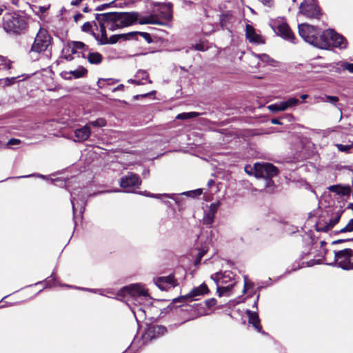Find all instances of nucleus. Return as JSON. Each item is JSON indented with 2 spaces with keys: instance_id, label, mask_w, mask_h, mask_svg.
Returning a JSON list of instances; mask_svg holds the SVG:
<instances>
[{
  "instance_id": "nucleus-1",
  "label": "nucleus",
  "mask_w": 353,
  "mask_h": 353,
  "mask_svg": "<svg viewBox=\"0 0 353 353\" xmlns=\"http://www.w3.org/2000/svg\"><path fill=\"white\" fill-rule=\"evenodd\" d=\"M139 19V12H109L95 14L94 25L96 27L99 26L101 35H99L97 41L99 45L114 44L119 39L130 40V37L134 36V33H125L114 34L110 38L108 37L106 28L111 31L117 29L128 27L135 23Z\"/></svg>"
},
{
  "instance_id": "nucleus-2",
  "label": "nucleus",
  "mask_w": 353,
  "mask_h": 353,
  "mask_svg": "<svg viewBox=\"0 0 353 353\" xmlns=\"http://www.w3.org/2000/svg\"><path fill=\"white\" fill-rule=\"evenodd\" d=\"M28 21L29 19L24 13L6 12L2 17L1 27L6 33L19 36L28 31Z\"/></svg>"
},
{
  "instance_id": "nucleus-3",
  "label": "nucleus",
  "mask_w": 353,
  "mask_h": 353,
  "mask_svg": "<svg viewBox=\"0 0 353 353\" xmlns=\"http://www.w3.org/2000/svg\"><path fill=\"white\" fill-rule=\"evenodd\" d=\"M52 41L53 39L48 31L41 27L34 37L28 54L32 59H33V55L36 54L37 56L34 60H38L39 56L43 54L51 47Z\"/></svg>"
},
{
  "instance_id": "nucleus-4",
  "label": "nucleus",
  "mask_w": 353,
  "mask_h": 353,
  "mask_svg": "<svg viewBox=\"0 0 353 353\" xmlns=\"http://www.w3.org/2000/svg\"><path fill=\"white\" fill-rule=\"evenodd\" d=\"M299 13L311 19H320L323 14L317 0H303L299 6Z\"/></svg>"
},
{
  "instance_id": "nucleus-5",
  "label": "nucleus",
  "mask_w": 353,
  "mask_h": 353,
  "mask_svg": "<svg viewBox=\"0 0 353 353\" xmlns=\"http://www.w3.org/2000/svg\"><path fill=\"white\" fill-rule=\"evenodd\" d=\"M254 176L256 178H264L268 180V185L274 183L272 178L279 174V169L270 163H256L254 165Z\"/></svg>"
},
{
  "instance_id": "nucleus-6",
  "label": "nucleus",
  "mask_w": 353,
  "mask_h": 353,
  "mask_svg": "<svg viewBox=\"0 0 353 353\" xmlns=\"http://www.w3.org/2000/svg\"><path fill=\"white\" fill-rule=\"evenodd\" d=\"M332 264H336L339 268L345 270H353V250L345 248L334 251Z\"/></svg>"
},
{
  "instance_id": "nucleus-7",
  "label": "nucleus",
  "mask_w": 353,
  "mask_h": 353,
  "mask_svg": "<svg viewBox=\"0 0 353 353\" xmlns=\"http://www.w3.org/2000/svg\"><path fill=\"white\" fill-rule=\"evenodd\" d=\"M141 183V179L137 174L128 172V175L121 178L119 185L121 188L125 190V192H130L134 188H139Z\"/></svg>"
},
{
  "instance_id": "nucleus-8",
  "label": "nucleus",
  "mask_w": 353,
  "mask_h": 353,
  "mask_svg": "<svg viewBox=\"0 0 353 353\" xmlns=\"http://www.w3.org/2000/svg\"><path fill=\"white\" fill-rule=\"evenodd\" d=\"M208 285L203 283L198 287L194 288L188 294L184 296H180L173 300V303L182 302L188 300H196L195 297L203 296L210 293Z\"/></svg>"
},
{
  "instance_id": "nucleus-9",
  "label": "nucleus",
  "mask_w": 353,
  "mask_h": 353,
  "mask_svg": "<svg viewBox=\"0 0 353 353\" xmlns=\"http://www.w3.org/2000/svg\"><path fill=\"white\" fill-rule=\"evenodd\" d=\"M119 296H130L133 298L139 296H149L147 290H145L139 284H132L128 286L122 288L118 294Z\"/></svg>"
},
{
  "instance_id": "nucleus-10",
  "label": "nucleus",
  "mask_w": 353,
  "mask_h": 353,
  "mask_svg": "<svg viewBox=\"0 0 353 353\" xmlns=\"http://www.w3.org/2000/svg\"><path fill=\"white\" fill-rule=\"evenodd\" d=\"M319 29L308 23H302L299 25V34L306 42L312 44Z\"/></svg>"
},
{
  "instance_id": "nucleus-11",
  "label": "nucleus",
  "mask_w": 353,
  "mask_h": 353,
  "mask_svg": "<svg viewBox=\"0 0 353 353\" xmlns=\"http://www.w3.org/2000/svg\"><path fill=\"white\" fill-rule=\"evenodd\" d=\"M330 37V29L323 31H321V30L319 29L317 35H316V38L312 45L321 49H329V39Z\"/></svg>"
},
{
  "instance_id": "nucleus-12",
  "label": "nucleus",
  "mask_w": 353,
  "mask_h": 353,
  "mask_svg": "<svg viewBox=\"0 0 353 353\" xmlns=\"http://www.w3.org/2000/svg\"><path fill=\"white\" fill-rule=\"evenodd\" d=\"M155 283L161 290H168L170 288H175L179 285V283L173 273L166 276L158 277L156 279Z\"/></svg>"
},
{
  "instance_id": "nucleus-13",
  "label": "nucleus",
  "mask_w": 353,
  "mask_h": 353,
  "mask_svg": "<svg viewBox=\"0 0 353 353\" xmlns=\"http://www.w3.org/2000/svg\"><path fill=\"white\" fill-rule=\"evenodd\" d=\"M277 34L282 37L283 39L289 41L293 43H295L296 37L290 28V26L283 22L277 26Z\"/></svg>"
},
{
  "instance_id": "nucleus-14",
  "label": "nucleus",
  "mask_w": 353,
  "mask_h": 353,
  "mask_svg": "<svg viewBox=\"0 0 353 353\" xmlns=\"http://www.w3.org/2000/svg\"><path fill=\"white\" fill-rule=\"evenodd\" d=\"M330 35L331 37L329 39L330 48H345L347 47V39L343 35L337 33L332 29H330Z\"/></svg>"
},
{
  "instance_id": "nucleus-15",
  "label": "nucleus",
  "mask_w": 353,
  "mask_h": 353,
  "mask_svg": "<svg viewBox=\"0 0 353 353\" xmlns=\"http://www.w3.org/2000/svg\"><path fill=\"white\" fill-rule=\"evenodd\" d=\"M167 332L168 329L165 326L161 325H154L148 328L144 334V337L146 339H150L152 340L157 336H163Z\"/></svg>"
},
{
  "instance_id": "nucleus-16",
  "label": "nucleus",
  "mask_w": 353,
  "mask_h": 353,
  "mask_svg": "<svg viewBox=\"0 0 353 353\" xmlns=\"http://www.w3.org/2000/svg\"><path fill=\"white\" fill-rule=\"evenodd\" d=\"M245 37L250 43L264 44L265 42L263 37L257 34L254 28L250 24L245 26Z\"/></svg>"
},
{
  "instance_id": "nucleus-17",
  "label": "nucleus",
  "mask_w": 353,
  "mask_h": 353,
  "mask_svg": "<svg viewBox=\"0 0 353 353\" xmlns=\"http://www.w3.org/2000/svg\"><path fill=\"white\" fill-rule=\"evenodd\" d=\"M246 314L248 317V323L251 324L258 332H264L263 331V327L261 324V320L258 314L255 312L248 310Z\"/></svg>"
},
{
  "instance_id": "nucleus-18",
  "label": "nucleus",
  "mask_w": 353,
  "mask_h": 353,
  "mask_svg": "<svg viewBox=\"0 0 353 353\" xmlns=\"http://www.w3.org/2000/svg\"><path fill=\"white\" fill-rule=\"evenodd\" d=\"M138 22L141 25L144 24H157L160 26L165 25V23L161 21L158 16L156 14H150L146 17H140V14L139 13V19L135 21Z\"/></svg>"
},
{
  "instance_id": "nucleus-19",
  "label": "nucleus",
  "mask_w": 353,
  "mask_h": 353,
  "mask_svg": "<svg viewBox=\"0 0 353 353\" xmlns=\"http://www.w3.org/2000/svg\"><path fill=\"white\" fill-rule=\"evenodd\" d=\"M159 16L161 19L167 21H170L172 19V5L171 3H168L160 7L159 10Z\"/></svg>"
},
{
  "instance_id": "nucleus-20",
  "label": "nucleus",
  "mask_w": 353,
  "mask_h": 353,
  "mask_svg": "<svg viewBox=\"0 0 353 353\" xmlns=\"http://www.w3.org/2000/svg\"><path fill=\"white\" fill-rule=\"evenodd\" d=\"M74 134L79 141L88 140L91 134L90 128L86 125L81 128H78L75 130Z\"/></svg>"
},
{
  "instance_id": "nucleus-21",
  "label": "nucleus",
  "mask_w": 353,
  "mask_h": 353,
  "mask_svg": "<svg viewBox=\"0 0 353 353\" xmlns=\"http://www.w3.org/2000/svg\"><path fill=\"white\" fill-rule=\"evenodd\" d=\"M234 16L232 12L230 10H228L219 16V23L222 29H224L227 27L228 24L231 22Z\"/></svg>"
},
{
  "instance_id": "nucleus-22",
  "label": "nucleus",
  "mask_w": 353,
  "mask_h": 353,
  "mask_svg": "<svg viewBox=\"0 0 353 353\" xmlns=\"http://www.w3.org/2000/svg\"><path fill=\"white\" fill-rule=\"evenodd\" d=\"M94 21L97 22V21L96 20V21H93L92 22L87 21V22L84 23L82 25V26L81 28V30L83 32L90 33L97 41V39H98V38L99 37V34H96L92 30V26H94Z\"/></svg>"
},
{
  "instance_id": "nucleus-23",
  "label": "nucleus",
  "mask_w": 353,
  "mask_h": 353,
  "mask_svg": "<svg viewBox=\"0 0 353 353\" xmlns=\"http://www.w3.org/2000/svg\"><path fill=\"white\" fill-rule=\"evenodd\" d=\"M87 59L91 64H99L103 61V56L98 52H89L87 57Z\"/></svg>"
},
{
  "instance_id": "nucleus-24",
  "label": "nucleus",
  "mask_w": 353,
  "mask_h": 353,
  "mask_svg": "<svg viewBox=\"0 0 353 353\" xmlns=\"http://www.w3.org/2000/svg\"><path fill=\"white\" fill-rule=\"evenodd\" d=\"M12 63L7 57L0 55V71L8 70L12 68Z\"/></svg>"
},
{
  "instance_id": "nucleus-25",
  "label": "nucleus",
  "mask_w": 353,
  "mask_h": 353,
  "mask_svg": "<svg viewBox=\"0 0 353 353\" xmlns=\"http://www.w3.org/2000/svg\"><path fill=\"white\" fill-rule=\"evenodd\" d=\"M234 285H235V282H234L232 284H229L227 286H219V285L216 288V292L218 294V296L221 297V296H223L225 294L231 292L232 290L233 289Z\"/></svg>"
},
{
  "instance_id": "nucleus-26",
  "label": "nucleus",
  "mask_w": 353,
  "mask_h": 353,
  "mask_svg": "<svg viewBox=\"0 0 353 353\" xmlns=\"http://www.w3.org/2000/svg\"><path fill=\"white\" fill-rule=\"evenodd\" d=\"M199 115H201V113L196 112H183L178 114L176 117V119L180 120H186L197 117Z\"/></svg>"
},
{
  "instance_id": "nucleus-27",
  "label": "nucleus",
  "mask_w": 353,
  "mask_h": 353,
  "mask_svg": "<svg viewBox=\"0 0 353 353\" xmlns=\"http://www.w3.org/2000/svg\"><path fill=\"white\" fill-rule=\"evenodd\" d=\"M130 33H134V36L130 37V39L137 40V36L142 37L148 43L153 42L151 35L148 32H130Z\"/></svg>"
},
{
  "instance_id": "nucleus-28",
  "label": "nucleus",
  "mask_w": 353,
  "mask_h": 353,
  "mask_svg": "<svg viewBox=\"0 0 353 353\" xmlns=\"http://www.w3.org/2000/svg\"><path fill=\"white\" fill-rule=\"evenodd\" d=\"M343 212V210H338L336 212L334 217L329 221L328 223L332 228H333L339 222Z\"/></svg>"
},
{
  "instance_id": "nucleus-29",
  "label": "nucleus",
  "mask_w": 353,
  "mask_h": 353,
  "mask_svg": "<svg viewBox=\"0 0 353 353\" xmlns=\"http://www.w3.org/2000/svg\"><path fill=\"white\" fill-rule=\"evenodd\" d=\"M74 78L78 79L84 77L88 73V70L83 66L79 67L78 69L71 71L70 72Z\"/></svg>"
},
{
  "instance_id": "nucleus-30",
  "label": "nucleus",
  "mask_w": 353,
  "mask_h": 353,
  "mask_svg": "<svg viewBox=\"0 0 353 353\" xmlns=\"http://www.w3.org/2000/svg\"><path fill=\"white\" fill-rule=\"evenodd\" d=\"M115 83L113 79H99L97 81V85L99 88H104L106 85H112Z\"/></svg>"
},
{
  "instance_id": "nucleus-31",
  "label": "nucleus",
  "mask_w": 353,
  "mask_h": 353,
  "mask_svg": "<svg viewBox=\"0 0 353 353\" xmlns=\"http://www.w3.org/2000/svg\"><path fill=\"white\" fill-rule=\"evenodd\" d=\"M70 46H74L77 50H81L85 51L89 50L88 46L81 41H72L70 43Z\"/></svg>"
},
{
  "instance_id": "nucleus-32",
  "label": "nucleus",
  "mask_w": 353,
  "mask_h": 353,
  "mask_svg": "<svg viewBox=\"0 0 353 353\" xmlns=\"http://www.w3.org/2000/svg\"><path fill=\"white\" fill-rule=\"evenodd\" d=\"M137 78H139V79L143 81L145 80L148 83H152V81L149 79V74L145 70H139L137 71L136 74Z\"/></svg>"
},
{
  "instance_id": "nucleus-33",
  "label": "nucleus",
  "mask_w": 353,
  "mask_h": 353,
  "mask_svg": "<svg viewBox=\"0 0 353 353\" xmlns=\"http://www.w3.org/2000/svg\"><path fill=\"white\" fill-rule=\"evenodd\" d=\"M332 228L330 226L329 223H321L320 222L317 223L316 225V230L317 232H327L330 230Z\"/></svg>"
},
{
  "instance_id": "nucleus-34",
  "label": "nucleus",
  "mask_w": 353,
  "mask_h": 353,
  "mask_svg": "<svg viewBox=\"0 0 353 353\" xmlns=\"http://www.w3.org/2000/svg\"><path fill=\"white\" fill-rule=\"evenodd\" d=\"M353 231V219H350L348 223L342 229L339 231H336V233H345Z\"/></svg>"
},
{
  "instance_id": "nucleus-35",
  "label": "nucleus",
  "mask_w": 353,
  "mask_h": 353,
  "mask_svg": "<svg viewBox=\"0 0 353 353\" xmlns=\"http://www.w3.org/2000/svg\"><path fill=\"white\" fill-rule=\"evenodd\" d=\"M215 215L209 212L206 213L203 216V223L205 225H211L214 222Z\"/></svg>"
},
{
  "instance_id": "nucleus-36",
  "label": "nucleus",
  "mask_w": 353,
  "mask_h": 353,
  "mask_svg": "<svg viewBox=\"0 0 353 353\" xmlns=\"http://www.w3.org/2000/svg\"><path fill=\"white\" fill-rule=\"evenodd\" d=\"M223 274L224 273L219 272L211 275V279L216 283L217 286L219 285Z\"/></svg>"
},
{
  "instance_id": "nucleus-37",
  "label": "nucleus",
  "mask_w": 353,
  "mask_h": 353,
  "mask_svg": "<svg viewBox=\"0 0 353 353\" xmlns=\"http://www.w3.org/2000/svg\"><path fill=\"white\" fill-rule=\"evenodd\" d=\"M340 65L343 70H347L350 73H353V63L341 62Z\"/></svg>"
},
{
  "instance_id": "nucleus-38",
  "label": "nucleus",
  "mask_w": 353,
  "mask_h": 353,
  "mask_svg": "<svg viewBox=\"0 0 353 353\" xmlns=\"http://www.w3.org/2000/svg\"><path fill=\"white\" fill-rule=\"evenodd\" d=\"M323 101L330 102L331 103L335 105L336 103H337L339 101V99L338 97L336 96L325 95V97L323 98Z\"/></svg>"
},
{
  "instance_id": "nucleus-39",
  "label": "nucleus",
  "mask_w": 353,
  "mask_h": 353,
  "mask_svg": "<svg viewBox=\"0 0 353 353\" xmlns=\"http://www.w3.org/2000/svg\"><path fill=\"white\" fill-rule=\"evenodd\" d=\"M220 202L212 203L210 205L208 212L215 215L219 207Z\"/></svg>"
},
{
  "instance_id": "nucleus-40",
  "label": "nucleus",
  "mask_w": 353,
  "mask_h": 353,
  "mask_svg": "<svg viewBox=\"0 0 353 353\" xmlns=\"http://www.w3.org/2000/svg\"><path fill=\"white\" fill-rule=\"evenodd\" d=\"M90 123L94 127H102L106 125V121L105 119L100 118L90 122Z\"/></svg>"
},
{
  "instance_id": "nucleus-41",
  "label": "nucleus",
  "mask_w": 353,
  "mask_h": 353,
  "mask_svg": "<svg viewBox=\"0 0 353 353\" xmlns=\"http://www.w3.org/2000/svg\"><path fill=\"white\" fill-rule=\"evenodd\" d=\"M338 150L341 152L349 153L350 152L351 146L350 145H343V144H336V145Z\"/></svg>"
},
{
  "instance_id": "nucleus-42",
  "label": "nucleus",
  "mask_w": 353,
  "mask_h": 353,
  "mask_svg": "<svg viewBox=\"0 0 353 353\" xmlns=\"http://www.w3.org/2000/svg\"><path fill=\"white\" fill-rule=\"evenodd\" d=\"M285 103L288 105V108L290 107L295 106L299 104V100L294 97H291L285 101Z\"/></svg>"
},
{
  "instance_id": "nucleus-43",
  "label": "nucleus",
  "mask_w": 353,
  "mask_h": 353,
  "mask_svg": "<svg viewBox=\"0 0 353 353\" xmlns=\"http://www.w3.org/2000/svg\"><path fill=\"white\" fill-rule=\"evenodd\" d=\"M216 303L217 301L214 298H211L205 301V305L208 309H212Z\"/></svg>"
},
{
  "instance_id": "nucleus-44",
  "label": "nucleus",
  "mask_w": 353,
  "mask_h": 353,
  "mask_svg": "<svg viewBox=\"0 0 353 353\" xmlns=\"http://www.w3.org/2000/svg\"><path fill=\"white\" fill-rule=\"evenodd\" d=\"M339 192H340L339 194H341L343 196H347V195H350L351 190H350V186H348V185H347V186L341 185Z\"/></svg>"
},
{
  "instance_id": "nucleus-45",
  "label": "nucleus",
  "mask_w": 353,
  "mask_h": 353,
  "mask_svg": "<svg viewBox=\"0 0 353 353\" xmlns=\"http://www.w3.org/2000/svg\"><path fill=\"white\" fill-rule=\"evenodd\" d=\"M203 193V190L202 189H196L195 190H193V191H189V192H187L185 194H188V195H190L192 197H196L198 196H200Z\"/></svg>"
},
{
  "instance_id": "nucleus-46",
  "label": "nucleus",
  "mask_w": 353,
  "mask_h": 353,
  "mask_svg": "<svg viewBox=\"0 0 353 353\" xmlns=\"http://www.w3.org/2000/svg\"><path fill=\"white\" fill-rule=\"evenodd\" d=\"M144 194L145 196H148V197L156 198V199H159L161 196H165V197L171 198V196H170L167 194H152V193H150V192H145V193Z\"/></svg>"
},
{
  "instance_id": "nucleus-47",
  "label": "nucleus",
  "mask_w": 353,
  "mask_h": 353,
  "mask_svg": "<svg viewBox=\"0 0 353 353\" xmlns=\"http://www.w3.org/2000/svg\"><path fill=\"white\" fill-rule=\"evenodd\" d=\"M221 278L222 279L220 282L221 284H227L232 281V277L230 276V274H226V272H224V274Z\"/></svg>"
},
{
  "instance_id": "nucleus-48",
  "label": "nucleus",
  "mask_w": 353,
  "mask_h": 353,
  "mask_svg": "<svg viewBox=\"0 0 353 353\" xmlns=\"http://www.w3.org/2000/svg\"><path fill=\"white\" fill-rule=\"evenodd\" d=\"M341 188V185H333L328 188V190L332 192H335L339 194V190Z\"/></svg>"
},
{
  "instance_id": "nucleus-49",
  "label": "nucleus",
  "mask_w": 353,
  "mask_h": 353,
  "mask_svg": "<svg viewBox=\"0 0 353 353\" xmlns=\"http://www.w3.org/2000/svg\"><path fill=\"white\" fill-rule=\"evenodd\" d=\"M114 3V1H112L111 3H103V4H101L99 6H97L96 8H95V10H97V11H100V10H105L108 8H110L112 4Z\"/></svg>"
},
{
  "instance_id": "nucleus-50",
  "label": "nucleus",
  "mask_w": 353,
  "mask_h": 353,
  "mask_svg": "<svg viewBox=\"0 0 353 353\" xmlns=\"http://www.w3.org/2000/svg\"><path fill=\"white\" fill-rule=\"evenodd\" d=\"M268 109L272 112H277L279 111H280L279 110V105H278V103H274V104H271L268 106Z\"/></svg>"
},
{
  "instance_id": "nucleus-51",
  "label": "nucleus",
  "mask_w": 353,
  "mask_h": 353,
  "mask_svg": "<svg viewBox=\"0 0 353 353\" xmlns=\"http://www.w3.org/2000/svg\"><path fill=\"white\" fill-rule=\"evenodd\" d=\"M128 82L137 85H144L145 83L141 79H129Z\"/></svg>"
},
{
  "instance_id": "nucleus-52",
  "label": "nucleus",
  "mask_w": 353,
  "mask_h": 353,
  "mask_svg": "<svg viewBox=\"0 0 353 353\" xmlns=\"http://www.w3.org/2000/svg\"><path fill=\"white\" fill-rule=\"evenodd\" d=\"M260 1L265 6L272 7L274 4V0H260Z\"/></svg>"
},
{
  "instance_id": "nucleus-53",
  "label": "nucleus",
  "mask_w": 353,
  "mask_h": 353,
  "mask_svg": "<svg viewBox=\"0 0 353 353\" xmlns=\"http://www.w3.org/2000/svg\"><path fill=\"white\" fill-rule=\"evenodd\" d=\"M279 108L280 111H284L286 109H288V105L285 103V101H281L279 103H278Z\"/></svg>"
},
{
  "instance_id": "nucleus-54",
  "label": "nucleus",
  "mask_w": 353,
  "mask_h": 353,
  "mask_svg": "<svg viewBox=\"0 0 353 353\" xmlns=\"http://www.w3.org/2000/svg\"><path fill=\"white\" fill-rule=\"evenodd\" d=\"M194 49L199 51H204L205 50L203 43H196L194 46Z\"/></svg>"
},
{
  "instance_id": "nucleus-55",
  "label": "nucleus",
  "mask_w": 353,
  "mask_h": 353,
  "mask_svg": "<svg viewBox=\"0 0 353 353\" xmlns=\"http://www.w3.org/2000/svg\"><path fill=\"white\" fill-rule=\"evenodd\" d=\"M84 16L81 13H77L74 16V21L77 23L81 19H83Z\"/></svg>"
},
{
  "instance_id": "nucleus-56",
  "label": "nucleus",
  "mask_w": 353,
  "mask_h": 353,
  "mask_svg": "<svg viewBox=\"0 0 353 353\" xmlns=\"http://www.w3.org/2000/svg\"><path fill=\"white\" fill-rule=\"evenodd\" d=\"M20 143H21V141L19 139H11L8 141L9 145H16V144H19Z\"/></svg>"
},
{
  "instance_id": "nucleus-57",
  "label": "nucleus",
  "mask_w": 353,
  "mask_h": 353,
  "mask_svg": "<svg viewBox=\"0 0 353 353\" xmlns=\"http://www.w3.org/2000/svg\"><path fill=\"white\" fill-rule=\"evenodd\" d=\"M353 241V239H338V240H336V241H334L332 244H338V243H343V242H346V241Z\"/></svg>"
},
{
  "instance_id": "nucleus-58",
  "label": "nucleus",
  "mask_w": 353,
  "mask_h": 353,
  "mask_svg": "<svg viewBox=\"0 0 353 353\" xmlns=\"http://www.w3.org/2000/svg\"><path fill=\"white\" fill-rule=\"evenodd\" d=\"M271 123L274 125H281L282 123L280 121L279 119L274 118L271 119Z\"/></svg>"
},
{
  "instance_id": "nucleus-59",
  "label": "nucleus",
  "mask_w": 353,
  "mask_h": 353,
  "mask_svg": "<svg viewBox=\"0 0 353 353\" xmlns=\"http://www.w3.org/2000/svg\"><path fill=\"white\" fill-rule=\"evenodd\" d=\"M50 8V6H39V11L41 12V13H44L47 11V10H48V8Z\"/></svg>"
},
{
  "instance_id": "nucleus-60",
  "label": "nucleus",
  "mask_w": 353,
  "mask_h": 353,
  "mask_svg": "<svg viewBox=\"0 0 353 353\" xmlns=\"http://www.w3.org/2000/svg\"><path fill=\"white\" fill-rule=\"evenodd\" d=\"M83 0H72V6H79Z\"/></svg>"
},
{
  "instance_id": "nucleus-61",
  "label": "nucleus",
  "mask_w": 353,
  "mask_h": 353,
  "mask_svg": "<svg viewBox=\"0 0 353 353\" xmlns=\"http://www.w3.org/2000/svg\"><path fill=\"white\" fill-rule=\"evenodd\" d=\"M215 183V181L212 179H210L208 181V183H207V185L209 188H212Z\"/></svg>"
},
{
  "instance_id": "nucleus-62",
  "label": "nucleus",
  "mask_w": 353,
  "mask_h": 353,
  "mask_svg": "<svg viewBox=\"0 0 353 353\" xmlns=\"http://www.w3.org/2000/svg\"><path fill=\"white\" fill-rule=\"evenodd\" d=\"M64 58L65 60H67L68 61H72L74 59V57L72 54L65 55Z\"/></svg>"
},
{
  "instance_id": "nucleus-63",
  "label": "nucleus",
  "mask_w": 353,
  "mask_h": 353,
  "mask_svg": "<svg viewBox=\"0 0 353 353\" xmlns=\"http://www.w3.org/2000/svg\"><path fill=\"white\" fill-rule=\"evenodd\" d=\"M124 88V85L123 84L119 85L117 88L113 89V91L123 90Z\"/></svg>"
},
{
  "instance_id": "nucleus-64",
  "label": "nucleus",
  "mask_w": 353,
  "mask_h": 353,
  "mask_svg": "<svg viewBox=\"0 0 353 353\" xmlns=\"http://www.w3.org/2000/svg\"><path fill=\"white\" fill-rule=\"evenodd\" d=\"M183 307H185L184 309H182L183 310L188 311L193 309V306L189 305H183Z\"/></svg>"
}]
</instances>
